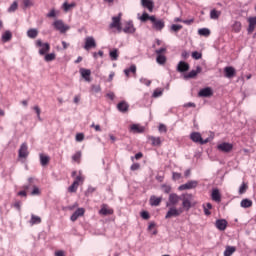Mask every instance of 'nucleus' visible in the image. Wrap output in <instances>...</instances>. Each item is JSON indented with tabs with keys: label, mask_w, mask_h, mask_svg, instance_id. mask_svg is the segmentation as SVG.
<instances>
[{
	"label": "nucleus",
	"mask_w": 256,
	"mask_h": 256,
	"mask_svg": "<svg viewBox=\"0 0 256 256\" xmlns=\"http://www.w3.org/2000/svg\"><path fill=\"white\" fill-rule=\"evenodd\" d=\"M22 189H24V191H32L30 192V195L35 196V195H41V190L39 189V187H37V185H35V178L30 177L28 178V183L24 184L22 186Z\"/></svg>",
	"instance_id": "1"
},
{
	"label": "nucleus",
	"mask_w": 256,
	"mask_h": 256,
	"mask_svg": "<svg viewBox=\"0 0 256 256\" xmlns=\"http://www.w3.org/2000/svg\"><path fill=\"white\" fill-rule=\"evenodd\" d=\"M180 201H182V207L181 209H183L184 211H189V209H191V207H193L192 203H193V194H182L181 195V199Z\"/></svg>",
	"instance_id": "2"
},
{
	"label": "nucleus",
	"mask_w": 256,
	"mask_h": 256,
	"mask_svg": "<svg viewBox=\"0 0 256 256\" xmlns=\"http://www.w3.org/2000/svg\"><path fill=\"white\" fill-rule=\"evenodd\" d=\"M36 47H40L39 55H47L51 51V45L48 42L43 43L41 39L36 40Z\"/></svg>",
	"instance_id": "3"
},
{
	"label": "nucleus",
	"mask_w": 256,
	"mask_h": 256,
	"mask_svg": "<svg viewBox=\"0 0 256 256\" xmlns=\"http://www.w3.org/2000/svg\"><path fill=\"white\" fill-rule=\"evenodd\" d=\"M183 213V208H177L175 206H171L166 213L165 219H171V217H179Z\"/></svg>",
	"instance_id": "4"
},
{
	"label": "nucleus",
	"mask_w": 256,
	"mask_h": 256,
	"mask_svg": "<svg viewBox=\"0 0 256 256\" xmlns=\"http://www.w3.org/2000/svg\"><path fill=\"white\" fill-rule=\"evenodd\" d=\"M181 201V196L176 193H171L168 197V202L166 203V207H175Z\"/></svg>",
	"instance_id": "5"
},
{
	"label": "nucleus",
	"mask_w": 256,
	"mask_h": 256,
	"mask_svg": "<svg viewBox=\"0 0 256 256\" xmlns=\"http://www.w3.org/2000/svg\"><path fill=\"white\" fill-rule=\"evenodd\" d=\"M151 23L153 29H155L156 31H163L165 27V22L163 20H157L155 16H151Z\"/></svg>",
	"instance_id": "6"
},
{
	"label": "nucleus",
	"mask_w": 256,
	"mask_h": 256,
	"mask_svg": "<svg viewBox=\"0 0 256 256\" xmlns=\"http://www.w3.org/2000/svg\"><path fill=\"white\" fill-rule=\"evenodd\" d=\"M53 26L55 27V29L57 31H60V33H67V31H69V29H71V27H69L68 25H65V23H63V20H56L53 23Z\"/></svg>",
	"instance_id": "7"
},
{
	"label": "nucleus",
	"mask_w": 256,
	"mask_h": 256,
	"mask_svg": "<svg viewBox=\"0 0 256 256\" xmlns=\"http://www.w3.org/2000/svg\"><path fill=\"white\" fill-rule=\"evenodd\" d=\"M199 185V182L197 180H190L185 184H182L178 187L179 191H187L189 189H195Z\"/></svg>",
	"instance_id": "8"
},
{
	"label": "nucleus",
	"mask_w": 256,
	"mask_h": 256,
	"mask_svg": "<svg viewBox=\"0 0 256 256\" xmlns=\"http://www.w3.org/2000/svg\"><path fill=\"white\" fill-rule=\"evenodd\" d=\"M190 139L194 143H200V145H206V143L209 141V138H206L205 140H203V138L201 137V133H199V132H193L190 135Z\"/></svg>",
	"instance_id": "9"
},
{
	"label": "nucleus",
	"mask_w": 256,
	"mask_h": 256,
	"mask_svg": "<svg viewBox=\"0 0 256 256\" xmlns=\"http://www.w3.org/2000/svg\"><path fill=\"white\" fill-rule=\"evenodd\" d=\"M217 149L222 153H231V151H233V144L229 142H222L217 145Z\"/></svg>",
	"instance_id": "10"
},
{
	"label": "nucleus",
	"mask_w": 256,
	"mask_h": 256,
	"mask_svg": "<svg viewBox=\"0 0 256 256\" xmlns=\"http://www.w3.org/2000/svg\"><path fill=\"white\" fill-rule=\"evenodd\" d=\"M18 157L20 159H27V157H29V150L27 147V143H22V145L20 146V149L18 151Z\"/></svg>",
	"instance_id": "11"
},
{
	"label": "nucleus",
	"mask_w": 256,
	"mask_h": 256,
	"mask_svg": "<svg viewBox=\"0 0 256 256\" xmlns=\"http://www.w3.org/2000/svg\"><path fill=\"white\" fill-rule=\"evenodd\" d=\"M94 47H97V42H95V38H93L92 36L86 37L84 49L86 51H89V49H93Z\"/></svg>",
	"instance_id": "12"
},
{
	"label": "nucleus",
	"mask_w": 256,
	"mask_h": 256,
	"mask_svg": "<svg viewBox=\"0 0 256 256\" xmlns=\"http://www.w3.org/2000/svg\"><path fill=\"white\" fill-rule=\"evenodd\" d=\"M224 73H225V77H227V79H233V77H235L237 72H236L235 68H233V66H226L224 68Z\"/></svg>",
	"instance_id": "13"
},
{
	"label": "nucleus",
	"mask_w": 256,
	"mask_h": 256,
	"mask_svg": "<svg viewBox=\"0 0 256 256\" xmlns=\"http://www.w3.org/2000/svg\"><path fill=\"white\" fill-rule=\"evenodd\" d=\"M202 68L201 66H197L196 70L190 71L188 74L184 75V79H195L199 73H201Z\"/></svg>",
	"instance_id": "14"
},
{
	"label": "nucleus",
	"mask_w": 256,
	"mask_h": 256,
	"mask_svg": "<svg viewBox=\"0 0 256 256\" xmlns=\"http://www.w3.org/2000/svg\"><path fill=\"white\" fill-rule=\"evenodd\" d=\"M142 7H145V9H148L150 13H153V9L155 7V3H153V0H141Z\"/></svg>",
	"instance_id": "15"
},
{
	"label": "nucleus",
	"mask_w": 256,
	"mask_h": 256,
	"mask_svg": "<svg viewBox=\"0 0 256 256\" xmlns=\"http://www.w3.org/2000/svg\"><path fill=\"white\" fill-rule=\"evenodd\" d=\"M199 97H213V89L211 87L203 88L198 93Z\"/></svg>",
	"instance_id": "16"
},
{
	"label": "nucleus",
	"mask_w": 256,
	"mask_h": 256,
	"mask_svg": "<svg viewBox=\"0 0 256 256\" xmlns=\"http://www.w3.org/2000/svg\"><path fill=\"white\" fill-rule=\"evenodd\" d=\"M215 226L219 231H225L227 229V220L218 219L216 220Z\"/></svg>",
	"instance_id": "17"
},
{
	"label": "nucleus",
	"mask_w": 256,
	"mask_h": 256,
	"mask_svg": "<svg viewBox=\"0 0 256 256\" xmlns=\"http://www.w3.org/2000/svg\"><path fill=\"white\" fill-rule=\"evenodd\" d=\"M80 75L87 81L88 83L91 82V70L90 69H85L81 68L80 69Z\"/></svg>",
	"instance_id": "18"
},
{
	"label": "nucleus",
	"mask_w": 256,
	"mask_h": 256,
	"mask_svg": "<svg viewBox=\"0 0 256 256\" xmlns=\"http://www.w3.org/2000/svg\"><path fill=\"white\" fill-rule=\"evenodd\" d=\"M121 16L122 14L119 13L118 16L112 17V23L110 24V29H115V27H119V25H121Z\"/></svg>",
	"instance_id": "19"
},
{
	"label": "nucleus",
	"mask_w": 256,
	"mask_h": 256,
	"mask_svg": "<svg viewBox=\"0 0 256 256\" xmlns=\"http://www.w3.org/2000/svg\"><path fill=\"white\" fill-rule=\"evenodd\" d=\"M85 215V209L83 208H78L70 217L71 221H77L79 217H83Z\"/></svg>",
	"instance_id": "20"
},
{
	"label": "nucleus",
	"mask_w": 256,
	"mask_h": 256,
	"mask_svg": "<svg viewBox=\"0 0 256 256\" xmlns=\"http://www.w3.org/2000/svg\"><path fill=\"white\" fill-rule=\"evenodd\" d=\"M162 201H163V197H157L155 195H152L150 197V205L152 207H159V205H161Z\"/></svg>",
	"instance_id": "21"
},
{
	"label": "nucleus",
	"mask_w": 256,
	"mask_h": 256,
	"mask_svg": "<svg viewBox=\"0 0 256 256\" xmlns=\"http://www.w3.org/2000/svg\"><path fill=\"white\" fill-rule=\"evenodd\" d=\"M100 215H113V209L109 208V206H107V204H103L101 209L99 210Z\"/></svg>",
	"instance_id": "22"
},
{
	"label": "nucleus",
	"mask_w": 256,
	"mask_h": 256,
	"mask_svg": "<svg viewBox=\"0 0 256 256\" xmlns=\"http://www.w3.org/2000/svg\"><path fill=\"white\" fill-rule=\"evenodd\" d=\"M177 71L179 73H185V71H189V64L184 61H180L177 65Z\"/></svg>",
	"instance_id": "23"
},
{
	"label": "nucleus",
	"mask_w": 256,
	"mask_h": 256,
	"mask_svg": "<svg viewBox=\"0 0 256 256\" xmlns=\"http://www.w3.org/2000/svg\"><path fill=\"white\" fill-rule=\"evenodd\" d=\"M117 109L120 113H127L129 111V104L125 101L119 102L117 104Z\"/></svg>",
	"instance_id": "24"
},
{
	"label": "nucleus",
	"mask_w": 256,
	"mask_h": 256,
	"mask_svg": "<svg viewBox=\"0 0 256 256\" xmlns=\"http://www.w3.org/2000/svg\"><path fill=\"white\" fill-rule=\"evenodd\" d=\"M131 131L134 133H144L145 132V127L139 125V124H133L130 127Z\"/></svg>",
	"instance_id": "25"
},
{
	"label": "nucleus",
	"mask_w": 256,
	"mask_h": 256,
	"mask_svg": "<svg viewBox=\"0 0 256 256\" xmlns=\"http://www.w3.org/2000/svg\"><path fill=\"white\" fill-rule=\"evenodd\" d=\"M212 201H216V203H221V193L219 189H214L212 191Z\"/></svg>",
	"instance_id": "26"
},
{
	"label": "nucleus",
	"mask_w": 256,
	"mask_h": 256,
	"mask_svg": "<svg viewBox=\"0 0 256 256\" xmlns=\"http://www.w3.org/2000/svg\"><path fill=\"white\" fill-rule=\"evenodd\" d=\"M123 31L124 33H135V26H133V22H128L123 28Z\"/></svg>",
	"instance_id": "27"
},
{
	"label": "nucleus",
	"mask_w": 256,
	"mask_h": 256,
	"mask_svg": "<svg viewBox=\"0 0 256 256\" xmlns=\"http://www.w3.org/2000/svg\"><path fill=\"white\" fill-rule=\"evenodd\" d=\"M13 38V34L11 33V31L6 30L3 34H2V41L3 43H7L9 42L10 39Z\"/></svg>",
	"instance_id": "28"
},
{
	"label": "nucleus",
	"mask_w": 256,
	"mask_h": 256,
	"mask_svg": "<svg viewBox=\"0 0 256 256\" xmlns=\"http://www.w3.org/2000/svg\"><path fill=\"white\" fill-rule=\"evenodd\" d=\"M37 35H39V31L35 28H31L27 31V36L30 39H37Z\"/></svg>",
	"instance_id": "29"
},
{
	"label": "nucleus",
	"mask_w": 256,
	"mask_h": 256,
	"mask_svg": "<svg viewBox=\"0 0 256 256\" xmlns=\"http://www.w3.org/2000/svg\"><path fill=\"white\" fill-rule=\"evenodd\" d=\"M129 73H132L133 75H136L137 74V66L131 65L128 69L124 70V74L128 78H129Z\"/></svg>",
	"instance_id": "30"
},
{
	"label": "nucleus",
	"mask_w": 256,
	"mask_h": 256,
	"mask_svg": "<svg viewBox=\"0 0 256 256\" xmlns=\"http://www.w3.org/2000/svg\"><path fill=\"white\" fill-rule=\"evenodd\" d=\"M235 251H237V248H235V246H226L224 256H231L234 254Z\"/></svg>",
	"instance_id": "31"
},
{
	"label": "nucleus",
	"mask_w": 256,
	"mask_h": 256,
	"mask_svg": "<svg viewBox=\"0 0 256 256\" xmlns=\"http://www.w3.org/2000/svg\"><path fill=\"white\" fill-rule=\"evenodd\" d=\"M241 207H243L244 209H249V207L253 206V201L249 200V199H243L240 203Z\"/></svg>",
	"instance_id": "32"
},
{
	"label": "nucleus",
	"mask_w": 256,
	"mask_h": 256,
	"mask_svg": "<svg viewBox=\"0 0 256 256\" xmlns=\"http://www.w3.org/2000/svg\"><path fill=\"white\" fill-rule=\"evenodd\" d=\"M111 61H117L119 59V50L118 49H113L109 53Z\"/></svg>",
	"instance_id": "33"
},
{
	"label": "nucleus",
	"mask_w": 256,
	"mask_h": 256,
	"mask_svg": "<svg viewBox=\"0 0 256 256\" xmlns=\"http://www.w3.org/2000/svg\"><path fill=\"white\" fill-rule=\"evenodd\" d=\"M39 223H41V217L32 214L30 219V225H39Z\"/></svg>",
	"instance_id": "34"
},
{
	"label": "nucleus",
	"mask_w": 256,
	"mask_h": 256,
	"mask_svg": "<svg viewBox=\"0 0 256 256\" xmlns=\"http://www.w3.org/2000/svg\"><path fill=\"white\" fill-rule=\"evenodd\" d=\"M198 35H201L202 37H209L211 35V30H209L208 28L199 29Z\"/></svg>",
	"instance_id": "35"
},
{
	"label": "nucleus",
	"mask_w": 256,
	"mask_h": 256,
	"mask_svg": "<svg viewBox=\"0 0 256 256\" xmlns=\"http://www.w3.org/2000/svg\"><path fill=\"white\" fill-rule=\"evenodd\" d=\"M219 17H221V11H217L216 9L210 11V19L217 20Z\"/></svg>",
	"instance_id": "36"
},
{
	"label": "nucleus",
	"mask_w": 256,
	"mask_h": 256,
	"mask_svg": "<svg viewBox=\"0 0 256 256\" xmlns=\"http://www.w3.org/2000/svg\"><path fill=\"white\" fill-rule=\"evenodd\" d=\"M55 59H56L55 53H50V54L44 55V61H46V63H51V61H55Z\"/></svg>",
	"instance_id": "37"
},
{
	"label": "nucleus",
	"mask_w": 256,
	"mask_h": 256,
	"mask_svg": "<svg viewBox=\"0 0 256 256\" xmlns=\"http://www.w3.org/2000/svg\"><path fill=\"white\" fill-rule=\"evenodd\" d=\"M49 156H45L43 154H40V163L42 167H45V165H49Z\"/></svg>",
	"instance_id": "38"
},
{
	"label": "nucleus",
	"mask_w": 256,
	"mask_h": 256,
	"mask_svg": "<svg viewBox=\"0 0 256 256\" xmlns=\"http://www.w3.org/2000/svg\"><path fill=\"white\" fill-rule=\"evenodd\" d=\"M150 141H152V145L154 147H159L161 145V138L152 136L150 137Z\"/></svg>",
	"instance_id": "39"
},
{
	"label": "nucleus",
	"mask_w": 256,
	"mask_h": 256,
	"mask_svg": "<svg viewBox=\"0 0 256 256\" xmlns=\"http://www.w3.org/2000/svg\"><path fill=\"white\" fill-rule=\"evenodd\" d=\"M203 209H204V215H211V211H209L210 209H213V205L211 203H207L206 205H203Z\"/></svg>",
	"instance_id": "40"
},
{
	"label": "nucleus",
	"mask_w": 256,
	"mask_h": 256,
	"mask_svg": "<svg viewBox=\"0 0 256 256\" xmlns=\"http://www.w3.org/2000/svg\"><path fill=\"white\" fill-rule=\"evenodd\" d=\"M156 61L159 65H165L167 58L164 55H158Z\"/></svg>",
	"instance_id": "41"
},
{
	"label": "nucleus",
	"mask_w": 256,
	"mask_h": 256,
	"mask_svg": "<svg viewBox=\"0 0 256 256\" xmlns=\"http://www.w3.org/2000/svg\"><path fill=\"white\" fill-rule=\"evenodd\" d=\"M79 187V184L77 182H73L71 186H69L68 191L69 193H77V189Z\"/></svg>",
	"instance_id": "42"
},
{
	"label": "nucleus",
	"mask_w": 256,
	"mask_h": 256,
	"mask_svg": "<svg viewBox=\"0 0 256 256\" xmlns=\"http://www.w3.org/2000/svg\"><path fill=\"white\" fill-rule=\"evenodd\" d=\"M232 29L233 31H235V33H239V31H241V22H234V24L232 25Z\"/></svg>",
	"instance_id": "43"
},
{
	"label": "nucleus",
	"mask_w": 256,
	"mask_h": 256,
	"mask_svg": "<svg viewBox=\"0 0 256 256\" xmlns=\"http://www.w3.org/2000/svg\"><path fill=\"white\" fill-rule=\"evenodd\" d=\"M19 7V4L15 1L8 8V13H15L16 9Z\"/></svg>",
	"instance_id": "44"
},
{
	"label": "nucleus",
	"mask_w": 256,
	"mask_h": 256,
	"mask_svg": "<svg viewBox=\"0 0 256 256\" xmlns=\"http://www.w3.org/2000/svg\"><path fill=\"white\" fill-rule=\"evenodd\" d=\"M140 21H142V23H145V22H147V21H151V16H149V15L147 14V12H144V13L142 14V17H140Z\"/></svg>",
	"instance_id": "45"
},
{
	"label": "nucleus",
	"mask_w": 256,
	"mask_h": 256,
	"mask_svg": "<svg viewBox=\"0 0 256 256\" xmlns=\"http://www.w3.org/2000/svg\"><path fill=\"white\" fill-rule=\"evenodd\" d=\"M181 29H183V26L179 25V24H173L171 26V31H174V33H177L178 31H181Z\"/></svg>",
	"instance_id": "46"
},
{
	"label": "nucleus",
	"mask_w": 256,
	"mask_h": 256,
	"mask_svg": "<svg viewBox=\"0 0 256 256\" xmlns=\"http://www.w3.org/2000/svg\"><path fill=\"white\" fill-rule=\"evenodd\" d=\"M161 95H163V90L156 89V90H154L152 97L157 98V97H161Z\"/></svg>",
	"instance_id": "47"
},
{
	"label": "nucleus",
	"mask_w": 256,
	"mask_h": 256,
	"mask_svg": "<svg viewBox=\"0 0 256 256\" xmlns=\"http://www.w3.org/2000/svg\"><path fill=\"white\" fill-rule=\"evenodd\" d=\"M161 189H162L163 193H171V186H169V185L163 184L161 186Z\"/></svg>",
	"instance_id": "48"
},
{
	"label": "nucleus",
	"mask_w": 256,
	"mask_h": 256,
	"mask_svg": "<svg viewBox=\"0 0 256 256\" xmlns=\"http://www.w3.org/2000/svg\"><path fill=\"white\" fill-rule=\"evenodd\" d=\"M84 139H85V134H83V133L76 134V141L78 143H81V141H83Z\"/></svg>",
	"instance_id": "49"
},
{
	"label": "nucleus",
	"mask_w": 256,
	"mask_h": 256,
	"mask_svg": "<svg viewBox=\"0 0 256 256\" xmlns=\"http://www.w3.org/2000/svg\"><path fill=\"white\" fill-rule=\"evenodd\" d=\"M33 109L36 112L39 121H42V119H41V108H39V106H34Z\"/></svg>",
	"instance_id": "50"
},
{
	"label": "nucleus",
	"mask_w": 256,
	"mask_h": 256,
	"mask_svg": "<svg viewBox=\"0 0 256 256\" xmlns=\"http://www.w3.org/2000/svg\"><path fill=\"white\" fill-rule=\"evenodd\" d=\"M247 191V185L245 183H242V185L239 188V194L243 195Z\"/></svg>",
	"instance_id": "51"
},
{
	"label": "nucleus",
	"mask_w": 256,
	"mask_h": 256,
	"mask_svg": "<svg viewBox=\"0 0 256 256\" xmlns=\"http://www.w3.org/2000/svg\"><path fill=\"white\" fill-rule=\"evenodd\" d=\"M192 57H193V59L199 60V59H201L202 54L197 51H194V52H192Z\"/></svg>",
	"instance_id": "52"
},
{
	"label": "nucleus",
	"mask_w": 256,
	"mask_h": 256,
	"mask_svg": "<svg viewBox=\"0 0 256 256\" xmlns=\"http://www.w3.org/2000/svg\"><path fill=\"white\" fill-rule=\"evenodd\" d=\"M73 161H79L81 159V152L78 151L72 156Z\"/></svg>",
	"instance_id": "53"
},
{
	"label": "nucleus",
	"mask_w": 256,
	"mask_h": 256,
	"mask_svg": "<svg viewBox=\"0 0 256 256\" xmlns=\"http://www.w3.org/2000/svg\"><path fill=\"white\" fill-rule=\"evenodd\" d=\"M63 7H64V11H69V9L71 8V7H75V4H68L67 2H65L64 4H63Z\"/></svg>",
	"instance_id": "54"
},
{
	"label": "nucleus",
	"mask_w": 256,
	"mask_h": 256,
	"mask_svg": "<svg viewBox=\"0 0 256 256\" xmlns=\"http://www.w3.org/2000/svg\"><path fill=\"white\" fill-rule=\"evenodd\" d=\"M83 181H85V178H83V176H77L74 180V183H77V185H79V183H83Z\"/></svg>",
	"instance_id": "55"
},
{
	"label": "nucleus",
	"mask_w": 256,
	"mask_h": 256,
	"mask_svg": "<svg viewBox=\"0 0 256 256\" xmlns=\"http://www.w3.org/2000/svg\"><path fill=\"white\" fill-rule=\"evenodd\" d=\"M172 179H174V181H179V179H181V173L174 172Z\"/></svg>",
	"instance_id": "56"
},
{
	"label": "nucleus",
	"mask_w": 256,
	"mask_h": 256,
	"mask_svg": "<svg viewBox=\"0 0 256 256\" xmlns=\"http://www.w3.org/2000/svg\"><path fill=\"white\" fill-rule=\"evenodd\" d=\"M141 217H142V219L147 220V219H149V217H151V216L149 215V212L143 211V212H141Z\"/></svg>",
	"instance_id": "57"
},
{
	"label": "nucleus",
	"mask_w": 256,
	"mask_h": 256,
	"mask_svg": "<svg viewBox=\"0 0 256 256\" xmlns=\"http://www.w3.org/2000/svg\"><path fill=\"white\" fill-rule=\"evenodd\" d=\"M24 7L27 9V7H33V3L31 0H24Z\"/></svg>",
	"instance_id": "58"
},
{
	"label": "nucleus",
	"mask_w": 256,
	"mask_h": 256,
	"mask_svg": "<svg viewBox=\"0 0 256 256\" xmlns=\"http://www.w3.org/2000/svg\"><path fill=\"white\" fill-rule=\"evenodd\" d=\"M92 91H94V93H99V91H101V86L92 85Z\"/></svg>",
	"instance_id": "59"
},
{
	"label": "nucleus",
	"mask_w": 256,
	"mask_h": 256,
	"mask_svg": "<svg viewBox=\"0 0 256 256\" xmlns=\"http://www.w3.org/2000/svg\"><path fill=\"white\" fill-rule=\"evenodd\" d=\"M19 197H27V190L23 189L17 193Z\"/></svg>",
	"instance_id": "60"
},
{
	"label": "nucleus",
	"mask_w": 256,
	"mask_h": 256,
	"mask_svg": "<svg viewBox=\"0 0 256 256\" xmlns=\"http://www.w3.org/2000/svg\"><path fill=\"white\" fill-rule=\"evenodd\" d=\"M91 193H95V188L90 186L85 192V195H91Z\"/></svg>",
	"instance_id": "61"
},
{
	"label": "nucleus",
	"mask_w": 256,
	"mask_h": 256,
	"mask_svg": "<svg viewBox=\"0 0 256 256\" xmlns=\"http://www.w3.org/2000/svg\"><path fill=\"white\" fill-rule=\"evenodd\" d=\"M140 165L139 163H134L131 165V171H137L139 169Z\"/></svg>",
	"instance_id": "62"
},
{
	"label": "nucleus",
	"mask_w": 256,
	"mask_h": 256,
	"mask_svg": "<svg viewBox=\"0 0 256 256\" xmlns=\"http://www.w3.org/2000/svg\"><path fill=\"white\" fill-rule=\"evenodd\" d=\"M165 51H167L166 48H160V49L156 50L155 53L158 55H162V53H165Z\"/></svg>",
	"instance_id": "63"
},
{
	"label": "nucleus",
	"mask_w": 256,
	"mask_h": 256,
	"mask_svg": "<svg viewBox=\"0 0 256 256\" xmlns=\"http://www.w3.org/2000/svg\"><path fill=\"white\" fill-rule=\"evenodd\" d=\"M249 24L253 25L255 27L256 26V17L249 18Z\"/></svg>",
	"instance_id": "64"
}]
</instances>
